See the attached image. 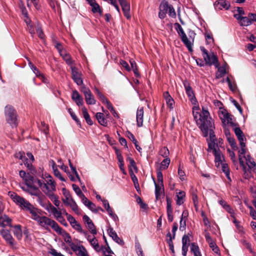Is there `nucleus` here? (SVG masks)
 Here are the masks:
<instances>
[{"instance_id":"1","label":"nucleus","mask_w":256,"mask_h":256,"mask_svg":"<svg viewBox=\"0 0 256 256\" xmlns=\"http://www.w3.org/2000/svg\"><path fill=\"white\" fill-rule=\"evenodd\" d=\"M183 84L189 100L194 106L192 107V114L199 128L213 122L210 116V113L208 110L203 108L202 112H200L198 101L189 82L185 80L183 82Z\"/></svg>"},{"instance_id":"2","label":"nucleus","mask_w":256,"mask_h":256,"mask_svg":"<svg viewBox=\"0 0 256 256\" xmlns=\"http://www.w3.org/2000/svg\"><path fill=\"white\" fill-rule=\"evenodd\" d=\"M214 128L213 122L200 128L204 136H207L209 135L210 140L208 142V150L210 152H212L215 156L216 165L217 167H219L220 164L224 163V156L219 148V146H221L220 142L222 140H220L219 144H218L216 138V136L214 134Z\"/></svg>"},{"instance_id":"3","label":"nucleus","mask_w":256,"mask_h":256,"mask_svg":"<svg viewBox=\"0 0 256 256\" xmlns=\"http://www.w3.org/2000/svg\"><path fill=\"white\" fill-rule=\"evenodd\" d=\"M42 180H37V183L42 190L48 196L56 190V184L52 177L48 173L42 174Z\"/></svg>"},{"instance_id":"4","label":"nucleus","mask_w":256,"mask_h":256,"mask_svg":"<svg viewBox=\"0 0 256 256\" xmlns=\"http://www.w3.org/2000/svg\"><path fill=\"white\" fill-rule=\"evenodd\" d=\"M175 28L182 42L190 52H192L196 34L193 31H190L188 34V37L182 26L178 23L175 24Z\"/></svg>"},{"instance_id":"5","label":"nucleus","mask_w":256,"mask_h":256,"mask_svg":"<svg viewBox=\"0 0 256 256\" xmlns=\"http://www.w3.org/2000/svg\"><path fill=\"white\" fill-rule=\"evenodd\" d=\"M240 150H239L238 158L240 164L242 166H244L246 164L250 168H252L255 166V163L252 160L250 157L248 155L246 156H245L246 149L245 148L246 144L244 142H240Z\"/></svg>"},{"instance_id":"6","label":"nucleus","mask_w":256,"mask_h":256,"mask_svg":"<svg viewBox=\"0 0 256 256\" xmlns=\"http://www.w3.org/2000/svg\"><path fill=\"white\" fill-rule=\"evenodd\" d=\"M4 114L7 122L12 128L16 127L18 124L17 114L14 108L6 106L4 108Z\"/></svg>"},{"instance_id":"7","label":"nucleus","mask_w":256,"mask_h":256,"mask_svg":"<svg viewBox=\"0 0 256 256\" xmlns=\"http://www.w3.org/2000/svg\"><path fill=\"white\" fill-rule=\"evenodd\" d=\"M218 114L224 127L235 126V122L234 120L233 116L230 114L226 109L220 108L218 110Z\"/></svg>"},{"instance_id":"8","label":"nucleus","mask_w":256,"mask_h":256,"mask_svg":"<svg viewBox=\"0 0 256 256\" xmlns=\"http://www.w3.org/2000/svg\"><path fill=\"white\" fill-rule=\"evenodd\" d=\"M10 196L13 201L24 210L28 211L32 206L27 200L15 193L12 194Z\"/></svg>"},{"instance_id":"9","label":"nucleus","mask_w":256,"mask_h":256,"mask_svg":"<svg viewBox=\"0 0 256 256\" xmlns=\"http://www.w3.org/2000/svg\"><path fill=\"white\" fill-rule=\"evenodd\" d=\"M200 50L202 52V56L206 63L210 65L214 64L218 68V62L217 56L213 52L208 54V51L204 47H200Z\"/></svg>"},{"instance_id":"10","label":"nucleus","mask_w":256,"mask_h":256,"mask_svg":"<svg viewBox=\"0 0 256 256\" xmlns=\"http://www.w3.org/2000/svg\"><path fill=\"white\" fill-rule=\"evenodd\" d=\"M81 92H83L86 104H94L96 102L94 96L90 90L86 86H83L81 88Z\"/></svg>"},{"instance_id":"11","label":"nucleus","mask_w":256,"mask_h":256,"mask_svg":"<svg viewBox=\"0 0 256 256\" xmlns=\"http://www.w3.org/2000/svg\"><path fill=\"white\" fill-rule=\"evenodd\" d=\"M66 216L72 227L78 232L84 234V231L83 230L80 224H79L72 216L69 214L68 213L66 212Z\"/></svg>"},{"instance_id":"12","label":"nucleus","mask_w":256,"mask_h":256,"mask_svg":"<svg viewBox=\"0 0 256 256\" xmlns=\"http://www.w3.org/2000/svg\"><path fill=\"white\" fill-rule=\"evenodd\" d=\"M83 234H84L86 238L89 242L90 245L92 246L95 250L98 252H99L101 250V248L98 244V240L94 236L95 235H93L92 236L89 235L86 232H84Z\"/></svg>"},{"instance_id":"13","label":"nucleus","mask_w":256,"mask_h":256,"mask_svg":"<svg viewBox=\"0 0 256 256\" xmlns=\"http://www.w3.org/2000/svg\"><path fill=\"white\" fill-rule=\"evenodd\" d=\"M71 70L72 79L74 82H76L78 85H82L83 83V80L82 78V74L74 66H72Z\"/></svg>"},{"instance_id":"14","label":"nucleus","mask_w":256,"mask_h":256,"mask_svg":"<svg viewBox=\"0 0 256 256\" xmlns=\"http://www.w3.org/2000/svg\"><path fill=\"white\" fill-rule=\"evenodd\" d=\"M83 220L84 223L86 224L88 228L89 229L91 234L93 235H96L97 234V230L95 228V226L92 221V220L90 218L84 215L83 216Z\"/></svg>"},{"instance_id":"15","label":"nucleus","mask_w":256,"mask_h":256,"mask_svg":"<svg viewBox=\"0 0 256 256\" xmlns=\"http://www.w3.org/2000/svg\"><path fill=\"white\" fill-rule=\"evenodd\" d=\"M122 8L124 16L130 19L131 17L130 14V4L126 0H120L118 1Z\"/></svg>"},{"instance_id":"16","label":"nucleus","mask_w":256,"mask_h":256,"mask_svg":"<svg viewBox=\"0 0 256 256\" xmlns=\"http://www.w3.org/2000/svg\"><path fill=\"white\" fill-rule=\"evenodd\" d=\"M52 220L46 216H41L37 222L40 226L44 228L46 230H48Z\"/></svg>"},{"instance_id":"17","label":"nucleus","mask_w":256,"mask_h":256,"mask_svg":"<svg viewBox=\"0 0 256 256\" xmlns=\"http://www.w3.org/2000/svg\"><path fill=\"white\" fill-rule=\"evenodd\" d=\"M86 1L91 6L92 11L93 13H98L100 16L102 15V10L96 0H86Z\"/></svg>"},{"instance_id":"18","label":"nucleus","mask_w":256,"mask_h":256,"mask_svg":"<svg viewBox=\"0 0 256 256\" xmlns=\"http://www.w3.org/2000/svg\"><path fill=\"white\" fill-rule=\"evenodd\" d=\"M22 188L26 192H27L30 194L32 196H36L39 198L40 196L41 192L40 190L36 188L34 184L32 186H26L22 187Z\"/></svg>"},{"instance_id":"19","label":"nucleus","mask_w":256,"mask_h":256,"mask_svg":"<svg viewBox=\"0 0 256 256\" xmlns=\"http://www.w3.org/2000/svg\"><path fill=\"white\" fill-rule=\"evenodd\" d=\"M0 234L2 238L10 246L14 244V240L8 230L3 229L0 231Z\"/></svg>"},{"instance_id":"20","label":"nucleus","mask_w":256,"mask_h":256,"mask_svg":"<svg viewBox=\"0 0 256 256\" xmlns=\"http://www.w3.org/2000/svg\"><path fill=\"white\" fill-rule=\"evenodd\" d=\"M144 108L143 107L138 108L136 112V122L137 126L138 127L142 126L144 122Z\"/></svg>"},{"instance_id":"21","label":"nucleus","mask_w":256,"mask_h":256,"mask_svg":"<svg viewBox=\"0 0 256 256\" xmlns=\"http://www.w3.org/2000/svg\"><path fill=\"white\" fill-rule=\"evenodd\" d=\"M108 235L113 239L114 240L116 243L120 244V245H124V242L121 240L117 235L116 232L113 230L112 228H110L108 230Z\"/></svg>"},{"instance_id":"22","label":"nucleus","mask_w":256,"mask_h":256,"mask_svg":"<svg viewBox=\"0 0 256 256\" xmlns=\"http://www.w3.org/2000/svg\"><path fill=\"white\" fill-rule=\"evenodd\" d=\"M152 180L155 186V194L156 199L164 192V184L156 183L154 178H152Z\"/></svg>"},{"instance_id":"23","label":"nucleus","mask_w":256,"mask_h":256,"mask_svg":"<svg viewBox=\"0 0 256 256\" xmlns=\"http://www.w3.org/2000/svg\"><path fill=\"white\" fill-rule=\"evenodd\" d=\"M12 222V219L6 214L0 216V226L2 227L11 226Z\"/></svg>"},{"instance_id":"24","label":"nucleus","mask_w":256,"mask_h":256,"mask_svg":"<svg viewBox=\"0 0 256 256\" xmlns=\"http://www.w3.org/2000/svg\"><path fill=\"white\" fill-rule=\"evenodd\" d=\"M163 96L166 100L168 107L170 109H172L174 104V101L170 96L169 92H165L163 94Z\"/></svg>"},{"instance_id":"25","label":"nucleus","mask_w":256,"mask_h":256,"mask_svg":"<svg viewBox=\"0 0 256 256\" xmlns=\"http://www.w3.org/2000/svg\"><path fill=\"white\" fill-rule=\"evenodd\" d=\"M72 98L78 106H82L83 104V98L76 90L72 92Z\"/></svg>"},{"instance_id":"26","label":"nucleus","mask_w":256,"mask_h":256,"mask_svg":"<svg viewBox=\"0 0 256 256\" xmlns=\"http://www.w3.org/2000/svg\"><path fill=\"white\" fill-rule=\"evenodd\" d=\"M31 214V218L36 222L41 216L40 215V212L38 208L32 206L28 210Z\"/></svg>"},{"instance_id":"27","label":"nucleus","mask_w":256,"mask_h":256,"mask_svg":"<svg viewBox=\"0 0 256 256\" xmlns=\"http://www.w3.org/2000/svg\"><path fill=\"white\" fill-rule=\"evenodd\" d=\"M218 204L234 218V210L231 208L230 206L223 200H220L218 201Z\"/></svg>"},{"instance_id":"28","label":"nucleus","mask_w":256,"mask_h":256,"mask_svg":"<svg viewBox=\"0 0 256 256\" xmlns=\"http://www.w3.org/2000/svg\"><path fill=\"white\" fill-rule=\"evenodd\" d=\"M236 136L238 139L239 141V142H243L246 140V138H244L243 132L240 128L236 126V124H235L234 126H231Z\"/></svg>"},{"instance_id":"29","label":"nucleus","mask_w":256,"mask_h":256,"mask_svg":"<svg viewBox=\"0 0 256 256\" xmlns=\"http://www.w3.org/2000/svg\"><path fill=\"white\" fill-rule=\"evenodd\" d=\"M29 66L33 72L36 74V76L39 78L44 82H46V79L44 75L40 72L36 66H34L30 62L28 63Z\"/></svg>"},{"instance_id":"30","label":"nucleus","mask_w":256,"mask_h":256,"mask_svg":"<svg viewBox=\"0 0 256 256\" xmlns=\"http://www.w3.org/2000/svg\"><path fill=\"white\" fill-rule=\"evenodd\" d=\"M214 5L216 6H220L219 8L222 9L224 8L225 10H228L230 7V3L228 1L225 0H217Z\"/></svg>"},{"instance_id":"31","label":"nucleus","mask_w":256,"mask_h":256,"mask_svg":"<svg viewBox=\"0 0 256 256\" xmlns=\"http://www.w3.org/2000/svg\"><path fill=\"white\" fill-rule=\"evenodd\" d=\"M96 118L98 120V122L102 126H107V120L104 118V114L102 112H97L96 114Z\"/></svg>"},{"instance_id":"32","label":"nucleus","mask_w":256,"mask_h":256,"mask_svg":"<svg viewBox=\"0 0 256 256\" xmlns=\"http://www.w3.org/2000/svg\"><path fill=\"white\" fill-rule=\"evenodd\" d=\"M185 196L186 194L184 191L180 190L176 192V204L178 205L182 204L184 202Z\"/></svg>"},{"instance_id":"33","label":"nucleus","mask_w":256,"mask_h":256,"mask_svg":"<svg viewBox=\"0 0 256 256\" xmlns=\"http://www.w3.org/2000/svg\"><path fill=\"white\" fill-rule=\"evenodd\" d=\"M25 181L26 186H32L34 183L37 182V179H35L32 176L29 174L26 176L24 180Z\"/></svg>"},{"instance_id":"34","label":"nucleus","mask_w":256,"mask_h":256,"mask_svg":"<svg viewBox=\"0 0 256 256\" xmlns=\"http://www.w3.org/2000/svg\"><path fill=\"white\" fill-rule=\"evenodd\" d=\"M226 64H224L222 66L218 67V72L216 73V78H220L222 77H223L224 74H226Z\"/></svg>"},{"instance_id":"35","label":"nucleus","mask_w":256,"mask_h":256,"mask_svg":"<svg viewBox=\"0 0 256 256\" xmlns=\"http://www.w3.org/2000/svg\"><path fill=\"white\" fill-rule=\"evenodd\" d=\"M190 248L191 252L194 254V256H202L199 247L196 244L192 243Z\"/></svg>"},{"instance_id":"36","label":"nucleus","mask_w":256,"mask_h":256,"mask_svg":"<svg viewBox=\"0 0 256 256\" xmlns=\"http://www.w3.org/2000/svg\"><path fill=\"white\" fill-rule=\"evenodd\" d=\"M14 234L18 239L20 240L22 236V230L20 225H16L14 226Z\"/></svg>"},{"instance_id":"37","label":"nucleus","mask_w":256,"mask_h":256,"mask_svg":"<svg viewBox=\"0 0 256 256\" xmlns=\"http://www.w3.org/2000/svg\"><path fill=\"white\" fill-rule=\"evenodd\" d=\"M82 112L83 114V116L86 120L87 124L90 126L93 124L92 120H91L90 116L88 113V110L86 107H83L82 108Z\"/></svg>"},{"instance_id":"38","label":"nucleus","mask_w":256,"mask_h":256,"mask_svg":"<svg viewBox=\"0 0 256 256\" xmlns=\"http://www.w3.org/2000/svg\"><path fill=\"white\" fill-rule=\"evenodd\" d=\"M54 231H56L58 234H62V232L64 231L58 224L54 220L51 222L50 226Z\"/></svg>"},{"instance_id":"39","label":"nucleus","mask_w":256,"mask_h":256,"mask_svg":"<svg viewBox=\"0 0 256 256\" xmlns=\"http://www.w3.org/2000/svg\"><path fill=\"white\" fill-rule=\"evenodd\" d=\"M127 160L130 162L129 169H130V174L133 173L132 170H135L136 172L138 168L136 166V162H135L134 160V159L130 157H128L127 158Z\"/></svg>"},{"instance_id":"40","label":"nucleus","mask_w":256,"mask_h":256,"mask_svg":"<svg viewBox=\"0 0 256 256\" xmlns=\"http://www.w3.org/2000/svg\"><path fill=\"white\" fill-rule=\"evenodd\" d=\"M222 166V172L224 173L226 177L228 179L229 182H231V178H230V170L228 168V164L225 163L222 164H220Z\"/></svg>"},{"instance_id":"41","label":"nucleus","mask_w":256,"mask_h":256,"mask_svg":"<svg viewBox=\"0 0 256 256\" xmlns=\"http://www.w3.org/2000/svg\"><path fill=\"white\" fill-rule=\"evenodd\" d=\"M102 102L106 104L107 108L110 111V112L112 113V114L114 115V117L118 116V114L114 110L112 106L106 98V100H103Z\"/></svg>"},{"instance_id":"42","label":"nucleus","mask_w":256,"mask_h":256,"mask_svg":"<svg viewBox=\"0 0 256 256\" xmlns=\"http://www.w3.org/2000/svg\"><path fill=\"white\" fill-rule=\"evenodd\" d=\"M48 196L54 202V204L56 206L58 207L60 206V202L58 200L57 196L55 195L54 193Z\"/></svg>"},{"instance_id":"43","label":"nucleus","mask_w":256,"mask_h":256,"mask_svg":"<svg viewBox=\"0 0 256 256\" xmlns=\"http://www.w3.org/2000/svg\"><path fill=\"white\" fill-rule=\"evenodd\" d=\"M68 206H70L72 210L76 214H80V210L79 209L74 200L72 202L71 204Z\"/></svg>"},{"instance_id":"44","label":"nucleus","mask_w":256,"mask_h":256,"mask_svg":"<svg viewBox=\"0 0 256 256\" xmlns=\"http://www.w3.org/2000/svg\"><path fill=\"white\" fill-rule=\"evenodd\" d=\"M226 81L228 84V86L232 92L236 91V86L235 82H232L230 78L228 76L227 77Z\"/></svg>"},{"instance_id":"45","label":"nucleus","mask_w":256,"mask_h":256,"mask_svg":"<svg viewBox=\"0 0 256 256\" xmlns=\"http://www.w3.org/2000/svg\"><path fill=\"white\" fill-rule=\"evenodd\" d=\"M240 24L241 26H245L251 24V20H250L248 16H243Z\"/></svg>"},{"instance_id":"46","label":"nucleus","mask_w":256,"mask_h":256,"mask_svg":"<svg viewBox=\"0 0 256 256\" xmlns=\"http://www.w3.org/2000/svg\"><path fill=\"white\" fill-rule=\"evenodd\" d=\"M170 159L169 158H165L161 162L160 168L161 170L166 169L170 164Z\"/></svg>"},{"instance_id":"47","label":"nucleus","mask_w":256,"mask_h":256,"mask_svg":"<svg viewBox=\"0 0 256 256\" xmlns=\"http://www.w3.org/2000/svg\"><path fill=\"white\" fill-rule=\"evenodd\" d=\"M53 171L54 176L59 178L61 181L65 182L66 180L62 176L60 172L58 170L57 168L54 166H53Z\"/></svg>"},{"instance_id":"48","label":"nucleus","mask_w":256,"mask_h":256,"mask_svg":"<svg viewBox=\"0 0 256 256\" xmlns=\"http://www.w3.org/2000/svg\"><path fill=\"white\" fill-rule=\"evenodd\" d=\"M170 5L167 2L164 0L160 4L159 9H161L162 11L167 13Z\"/></svg>"},{"instance_id":"49","label":"nucleus","mask_w":256,"mask_h":256,"mask_svg":"<svg viewBox=\"0 0 256 256\" xmlns=\"http://www.w3.org/2000/svg\"><path fill=\"white\" fill-rule=\"evenodd\" d=\"M130 176H131L132 180L134 182V187H135L136 189V190L138 192L140 190V186H139V184H138V180L137 178L136 177V176L134 174V173L130 174Z\"/></svg>"},{"instance_id":"50","label":"nucleus","mask_w":256,"mask_h":256,"mask_svg":"<svg viewBox=\"0 0 256 256\" xmlns=\"http://www.w3.org/2000/svg\"><path fill=\"white\" fill-rule=\"evenodd\" d=\"M72 187L73 188V190L74 191L76 194H77V196L80 198L84 194L82 192L80 188L76 184H72Z\"/></svg>"},{"instance_id":"51","label":"nucleus","mask_w":256,"mask_h":256,"mask_svg":"<svg viewBox=\"0 0 256 256\" xmlns=\"http://www.w3.org/2000/svg\"><path fill=\"white\" fill-rule=\"evenodd\" d=\"M68 112L70 114L72 118L77 123V124L79 126H80V122L77 118L76 114L73 112L71 108H69L68 109Z\"/></svg>"},{"instance_id":"52","label":"nucleus","mask_w":256,"mask_h":256,"mask_svg":"<svg viewBox=\"0 0 256 256\" xmlns=\"http://www.w3.org/2000/svg\"><path fill=\"white\" fill-rule=\"evenodd\" d=\"M88 208L92 212H97L99 210L104 212V210L100 207H96V205L92 202L88 206Z\"/></svg>"},{"instance_id":"53","label":"nucleus","mask_w":256,"mask_h":256,"mask_svg":"<svg viewBox=\"0 0 256 256\" xmlns=\"http://www.w3.org/2000/svg\"><path fill=\"white\" fill-rule=\"evenodd\" d=\"M159 154L162 157L168 158L169 154V150L167 148L163 147L160 150Z\"/></svg>"},{"instance_id":"54","label":"nucleus","mask_w":256,"mask_h":256,"mask_svg":"<svg viewBox=\"0 0 256 256\" xmlns=\"http://www.w3.org/2000/svg\"><path fill=\"white\" fill-rule=\"evenodd\" d=\"M208 244H209L210 247L212 249V251L214 253H216L218 255L220 254V250H219L217 246L216 245V244H215L214 241Z\"/></svg>"},{"instance_id":"55","label":"nucleus","mask_w":256,"mask_h":256,"mask_svg":"<svg viewBox=\"0 0 256 256\" xmlns=\"http://www.w3.org/2000/svg\"><path fill=\"white\" fill-rule=\"evenodd\" d=\"M69 246H70V247L71 248L72 250L76 252V254L80 250V248L82 247H84L82 245H80V246H78L76 244H74V243H73L72 242V243H70Z\"/></svg>"},{"instance_id":"56","label":"nucleus","mask_w":256,"mask_h":256,"mask_svg":"<svg viewBox=\"0 0 256 256\" xmlns=\"http://www.w3.org/2000/svg\"><path fill=\"white\" fill-rule=\"evenodd\" d=\"M43 207L49 213L52 214L55 208L54 206L50 202H48L47 204L43 206Z\"/></svg>"},{"instance_id":"57","label":"nucleus","mask_w":256,"mask_h":256,"mask_svg":"<svg viewBox=\"0 0 256 256\" xmlns=\"http://www.w3.org/2000/svg\"><path fill=\"white\" fill-rule=\"evenodd\" d=\"M52 214L54 216V217L56 220L58 218L62 216V210H60L55 208Z\"/></svg>"},{"instance_id":"58","label":"nucleus","mask_w":256,"mask_h":256,"mask_svg":"<svg viewBox=\"0 0 256 256\" xmlns=\"http://www.w3.org/2000/svg\"><path fill=\"white\" fill-rule=\"evenodd\" d=\"M62 234L64 236V240L67 244H70V243L72 242L71 237L69 234L67 233L65 230H64L62 232Z\"/></svg>"},{"instance_id":"59","label":"nucleus","mask_w":256,"mask_h":256,"mask_svg":"<svg viewBox=\"0 0 256 256\" xmlns=\"http://www.w3.org/2000/svg\"><path fill=\"white\" fill-rule=\"evenodd\" d=\"M64 60H65L66 62L69 66H70V68H72V66L73 64V61L72 60V58L70 54H68L66 56H65L64 58H62Z\"/></svg>"},{"instance_id":"60","label":"nucleus","mask_w":256,"mask_h":256,"mask_svg":"<svg viewBox=\"0 0 256 256\" xmlns=\"http://www.w3.org/2000/svg\"><path fill=\"white\" fill-rule=\"evenodd\" d=\"M168 13V14L169 16L170 17L175 18L176 16V12L172 5H170Z\"/></svg>"},{"instance_id":"61","label":"nucleus","mask_w":256,"mask_h":256,"mask_svg":"<svg viewBox=\"0 0 256 256\" xmlns=\"http://www.w3.org/2000/svg\"><path fill=\"white\" fill-rule=\"evenodd\" d=\"M135 248L138 254H141L142 252H143L140 244L138 240H136L135 242Z\"/></svg>"},{"instance_id":"62","label":"nucleus","mask_w":256,"mask_h":256,"mask_svg":"<svg viewBox=\"0 0 256 256\" xmlns=\"http://www.w3.org/2000/svg\"><path fill=\"white\" fill-rule=\"evenodd\" d=\"M78 256H89L88 252L84 247H82L80 251L77 253Z\"/></svg>"},{"instance_id":"63","label":"nucleus","mask_w":256,"mask_h":256,"mask_svg":"<svg viewBox=\"0 0 256 256\" xmlns=\"http://www.w3.org/2000/svg\"><path fill=\"white\" fill-rule=\"evenodd\" d=\"M228 140L233 150H234L236 148H237L236 142H235V140L234 138L231 137H228Z\"/></svg>"},{"instance_id":"64","label":"nucleus","mask_w":256,"mask_h":256,"mask_svg":"<svg viewBox=\"0 0 256 256\" xmlns=\"http://www.w3.org/2000/svg\"><path fill=\"white\" fill-rule=\"evenodd\" d=\"M106 211L108 212L110 216H111L112 218L114 219V220H118V216L115 214L114 213L112 210L111 208L107 209Z\"/></svg>"}]
</instances>
